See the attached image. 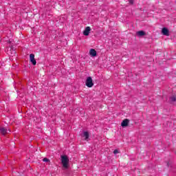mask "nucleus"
Listing matches in <instances>:
<instances>
[{
  "mask_svg": "<svg viewBox=\"0 0 176 176\" xmlns=\"http://www.w3.org/2000/svg\"><path fill=\"white\" fill-rule=\"evenodd\" d=\"M60 160L64 168H68V163H69V159L67 155H60Z\"/></svg>",
  "mask_w": 176,
  "mask_h": 176,
  "instance_id": "f257e3e1",
  "label": "nucleus"
},
{
  "mask_svg": "<svg viewBox=\"0 0 176 176\" xmlns=\"http://www.w3.org/2000/svg\"><path fill=\"white\" fill-rule=\"evenodd\" d=\"M85 85L87 87H93L94 86V83L93 82V78L91 76L87 78Z\"/></svg>",
  "mask_w": 176,
  "mask_h": 176,
  "instance_id": "f03ea898",
  "label": "nucleus"
},
{
  "mask_svg": "<svg viewBox=\"0 0 176 176\" xmlns=\"http://www.w3.org/2000/svg\"><path fill=\"white\" fill-rule=\"evenodd\" d=\"M0 133L1 135H6V134H9V133H10V129H8L6 127H1Z\"/></svg>",
  "mask_w": 176,
  "mask_h": 176,
  "instance_id": "7ed1b4c3",
  "label": "nucleus"
},
{
  "mask_svg": "<svg viewBox=\"0 0 176 176\" xmlns=\"http://www.w3.org/2000/svg\"><path fill=\"white\" fill-rule=\"evenodd\" d=\"M30 63H32V65H36V60H35V54H30Z\"/></svg>",
  "mask_w": 176,
  "mask_h": 176,
  "instance_id": "20e7f679",
  "label": "nucleus"
},
{
  "mask_svg": "<svg viewBox=\"0 0 176 176\" xmlns=\"http://www.w3.org/2000/svg\"><path fill=\"white\" fill-rule=\"evenodd\" d=\"M90 31H91V28L87 26L83 31V35H85V36H89V34H90Z\"/></svg>",
  "mask_w": 176,
  "mask_h": 176,
  "instance_id": "39448f33",
  "label": "nucleus"
},
{
  "mask_svg": "<svg viewBox=\"0 0 176 176\" xmlns=\"http://www.w3.org/2000/svg\"><path fill=\"white\" fill-rule=\"evenodd\" d=\"M81 137H84L85 141H89V138L90 137V134L87 131H84L82 134L81 135Z\"/></svg>",
  "mask_w": 176,
  "mask_h": 176,
  "instance_id": "423d86ee",
  "label": "nucleus"
},
{
  "mask_svg": "<svg viewBox=\"0 0 176 176\" xmlns=\"http://www.w3.org/2000/svg\"><path fill=\"white\" fill-rule=\"evenodd\" d=\"M162 32L166 36H170V32L168 31V29H167V28H163L162 30Z\"/></svg>",
  "mask_w": 176,
  "mask_h": 176,
  "instance_id": "0eeeda50",
  "label": "nucleus"
},
{
  "mask_svg": "<svg viewBox=\"0 0 176 176\" xmlns=\"http://www.w3.org/2000/svg\"><path fill=\"white\" fill-rule=\"evenodd\" d=\"M129 123H130V120H129V119H124L122 122L121 126L122 127H127V126H129Z\"/></svg>",
  "mask_w": 176,
  "mask_h": 176,
  "instance_id": "6e6552de",
  "label": "nucleus"
},
{
  "mask_svg": "<svg viewBox=\"0 0 176 176\" xmlns=\"http://www.w3.org/2000/svg\"><path fill=\"white\" fill-rule=\"evenodd\" d=\"M89 54L91 57H96L97 56V51L94 49H91L89 50Z\"/></svg>",
  "mask_w": 176,
  "mask_h": 176,
  "instance_id": "1a4fd4ad",
  "label": "nucleus"
},
{
  "mask_svg": "<svg viewBox=\"0 0 176 176\" xmlns=\"http://www.w3.org/2000/svg\"><path fill=\"white\" fill-rule=\"evenodd\" d=\"M136 35L139 37L145 36V35H146V33L144 30H140L136 32Z\"/></svg>",
  "mask_w": 176,
  "mask_h": 176,
  "instance_id": "9d476101",
  "label": "nucleus"
},
{
  "mask_svg": "<svg viewBox=\"0 0 176 176\" xmlns=\"http://www.w3.org/2000/svg\"><path fill=\"white\" fill-rule=\"evenodd\" d=\"M169 101H170V102H175L176 101V96L175 95H173L172 96L170 97Z\"/></svg>",
  "mask_w": 176,
  "mask_h": 176,
  "instance_id": "9b49d317",
  "label": "nucleus"
},
{
  "mask_svg": "<svg viewBox=\"0 0 176 176\" xmlns=\"http://www.w3.org/2000/svg\"><path fill=\"white\" fill-rule=\"evenodd\" d=\"M43 162H45L46 163H50V160H49L47 157H45L43 158Z\"/></svg>",
  "mask_w": 176,
  "mask_h": 176,
  "instance_id": "f8f14e48",
  "label": "nucleus"
},
{
  "mask_svg": "<svg viewBox=\"0 0 176 176\" xmlns=\"http://www.w3.org/2000/svg\"><path fill=\"white\" fill-rule=\"evenodd\" d=\"M113 153L114 155H118V153H119V150L118 149L114 150Z\"/></svg>",
  "mask_w": 176,
  "mask_h": 176,
  "instance_id": "ddd939ff",
  "label": "nucleus"
},
{
  "mask_svg": "<svg viewBox=\"0 0 176 176\" xmlns=\"http://www.w3.org/2000/svg\"><path fill=\"white\" fill-rule=\"evenodd\" d=\"M129 2L131 5H133L134 3V0H129Z\"/></svg>",
  "mask_w": 176,
  "mask_h": 176,
  "instance_id": "4468645a",
  "label": "nucleus"
},
{
  "mask_svg": "<svg viewBox=\"0 0 176 176\" xmlns=\"http://www.w3.org/2000/svg\"><path fill=\"white\" fill-rule=\"evenodd\" d=\"M170 162H168V163H167V166H168V167H170Z\"/></svg>",
  "mask_w": 176,
  "mask_h": 176,
  "instance_id": "2eb2a0df",
  "label": "nucleus"
}]
</instances>
